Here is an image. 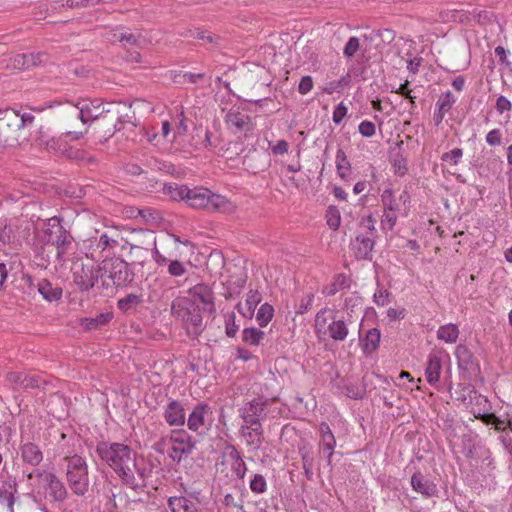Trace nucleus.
<instances>
[{
  "label": "nucleus",
  "instance_id": "f257e3e1",
  "mask_svg": "<svg viewBox=\"0 0 512 512\" xmlns=\"http://www.w3.org/2000/svg\"><path fill=\"white\" fill-rule=\"evenodd\" d=\"M166 191L174 200H185L193 208H203L212 211L231 213L235 205L225 196L215 194L207 188L190 189L185 185H169Z\"/></svg>",
  "mask_w": 512,
  "mask_h": 512
},
{
  "label": "nucleus",
  "instance_id": "f03ea898",
  "mask_svg": "<svg viewBox=\"0 0 512 512\" xmlns=\"http://www.w3.org/2000/svg\"><path fill=\"white\" fill-rule=\"evenodd\" d=\"M98 456L127 484H135V453L122 443L100 442L96 447Z\"/></svg>",
  "mask_w": 512,
  "mask_h": 512
},
{
  "label": "nucleus",
  "instance_id": "7ed1b4c3",
  "mask_svg": "<svg viewBox=\"0 0 512 512\" xmlns=\"http://www.w3.org/2000/svg\"><path fill=\"white\" fill-rule=\"evenodd\" d=\"M349 320L338 315L335 309L324 307L320 309L314 318V332L321 341H344L349 334Z\"/></svg>",
  "mask_w": 512,
  "mask_h": 512
},
{
  "label": "nucleus",
  "instance_id": "20e7f679",
  "mask_svg": "<svg viewBox=\"0 0 512 512\" xmlns=\"http://www.w3.org/2000/svg\"><path fill=\"white\" fill-rule=\"evenodd\" d=\"M34 116L30 113L19 114L14 109L0 110V144L7 146L18 145L23 129L31 125Z\"/></svg>",
  "mask_w": 512,
  "mask_h": 512
},
{
  "label": "nucleus",
  "instance_id": "39448f33",
  "mask_svg": "<svg viewBox=\"0 0 512 512\" xmlns=\"http://www.w3.org/2000/svg\"><path fill=\"white\" fill-rule=\"evenodd\" d=\"M153 448L158 453L166 454L172 461L180 462L192 452L194 442L185 430H172L155 442Z\"/></svg>",
  "mask_w": 512,
  "mask_h": 512
},
{
  "label": "nucleus",
  "instance_id": "423d86ee",
  "mask_svg": "<svg viewBox=\"0 0 512 512\" xmlns=\"http://www.w3.org/2000/svg\"><path fill=\"white\" fill-rule=\"evenodd\" d=\"M87 132L84 131H67L61 134H52L51 129L45 126L39 127L36 132L35 140L39 146L45 147L54 153H65L70 147V142L81 139Z\"/></svg>",
  "mask_w": 512,
  "mask_h": 512
},
{
  "label": "nucleus",
  "instance_id": "0eeeda50",
  "mask_svg": "<svg viewBox=\"0 0 512 512\" xmlns=\"http://www.w3.org/2000/svg\"><path fill=\"white\" fill-rule=\"evenodd\" d=\"M66 476L75 494L84 495L88 491V466L84 458L79 455L67 458Z\"/></svg>",
  "mask_w": 512,
  "mask_h": 512
},
{
  "label": "nucleus",
  "instance_id": "6e6552de",
  "mask_svg": "<svg viewBox=\"0 0 512 512\" xmlns=\"http://www.w3.org/2000/svg\"><path fill=\"white\" fill-rule=\"evenodd\" d=\"M100 271L103 287L111 284L121 286L131 280L127 263L119 258L104 260L100 264Z\"/></svg>",
  "mask_w": 512,
  "mask_h": 512
},
{
  "label": "nucleus",
  "instance_id": "1a4fd4ad",
  "mask_svg": "<svg viewBox=\"0 0 512 512\" xmlns=\"http://www.w3.org/2000/svg\"><path fill=\"white\" fill-rule=\"evenodd\" d=\"M173 313L180 318L187 329L198 333L202 326V310L186 297L177 299L172 305Z\"/></svg>",
  "mask_w": 512,
  "mask_h": 512
},
{
  "label": "nucleus",
  "instance_id": "9d476101",
  "mask_svg": "<svg viewBox=\"0 0 512 512\" xmlns=\"http://www.w3.org/2000/svg\"><path fill=\"white\" fill-rule=\"evenodd\" d=\"M181 244H187V242H181L180 239L173 234L163 235L159 239V247H157V243H155V247L152 250L153 259L158 265H165L168 263L169 259L181 257Z\"/></svg>",
  "mask_w": 512,
  "mask_h": 512
},
{
  "label": "nucleus",
  "instance_id": "9b49d317",
  "mask_svg": "<svg viewBox=\"0 0 512 512\" xmlns=\"http://www.w3.org/2000/svg\"><path fill=\"white\" fill-rule=\"evenodd\" d=\"M101 280L100 265L93 263L76 264L73 271V281L81 291L90 290L98 280Z\"/></svg>",
  "mask_w": 512,
  "mask_h": 512
},
{
  "label": "nucleus",
  "instance_id": "f8f14e48",
  "mask_svg": "<svg viewBox=\"0 0 512 512\" xmlns=\"http://www.w3.org/2000/svg\"><path fill=\"white\" fill-rule=\"evenodd\" d=\"M81 122L86 125L98 119L104 112L110 113L111 109H105L99 100H84L75 106Z\"/></svg>",
  "mask_w": 512,
  "mask_h": 512
},
{
  "label": "nucleus",
  "instance_id": "ddd939ff",
  "mask_svg": "<svg viewBox=\"0 0 512 512\" xmlns=\"http://www.w3.org/2000/svg\"><path fill=\"white\" fill-rule=\"evenodd\" d=\"M187 299L191 300L193 304L201 308L203 312L214 311L213 293L205 285H197L189 291Z\"/></svg>",
  "mask_w": 512,
  "mask_h": 512
},
{
  "label": "nucleus",
  "instance_id": "4468645a",
  "mask_svg": "<svg viewBox=\"0 0 512 512\" xmlns=\"http://www.w3.org/2000/svg\"><path fill=\"white\" fill-rule=\"evenodd\" d=\"M213 421L211 408L204 403L194 407L188 416V427L192 431H198L200 428L210 425Z\"/></svg>",
  "mask_w": 512,
  "mask_h": 512
},
{
  "label": "nucleus",
  "instance_id": "2eb2a0df",
  "mask_svg": "<svg viewBox=\"0 0 512 512\" xmlns=\"http://www.w3.org/2000/svg\"><path fill=\"white\" fill-rule=\"evenodd\" d=\"M167 503L172 512H200L199 502L193 496H171Z\"/></svg>",
  "mask_w": 512,
  "mask_h": 512
},
{
  "label": "nucleus",
  "instance_id": "dca6fc26",
  "mask_svg": "<svg viewBox=\"0 0 512 512\" xmlns=\"http://www.w3.org/2000/svg\"><path fill=\"white\" fill-rule=\"evenodd\" d=\"M53 473L48 471H34L28 475V483L31 492L39 498H47V488L50 481H44L45 476H52Z\"/></svg>",
  "mask_w": 512,
  "mask_h": 512
},
{
  "label": "nucleus",
  "instance_id": "f3484780",
  "mask_svg": "<svg viewBox=\"0 0 512 512\" xmlns=\"http://www.w3.org/2000/svg\"><path fill=\"white\" fill-rule=\"evenodd\" d=\"M103 38L109 43L126 42L130 45H140L139 39L131 34L123 31V28H106L102 34Z\"/></svg>",
  "mask_w": 512,
  "mask_h": 512
},
{
  "label": "nucleus",
  "instance_id": "a211bd4d",
  "mask_svg": "<svg viewBox=\"0 0 512 512\" xmlns=\"http://www.w3.org/2000/svg\"><path fill=\"white\" fill-rule=\"evenodd\" d=\"M164 418L171 426H181L185 423V412L180 402L170 401L164 411Z\"/></svg>",
  "mask_w": 512,
  "mask_h": 512
},
{
  "label": "nucleus",
  "instance_id": "6ab92c4d",
  "mask_svg": "<svg viewBox=\"0 0 512 512\" xmlns=\"http://www.w3.org/2000/svg\"><path fill=\"white\" fill-rule=\"evenodd\" d=\"M226 124L235 132L250 129V117L239 110H230L225 118Z\"/></svg>",
  "mask_w": 512,
  "mask_h": 512
},
{
  "label": "nucleus",
  "instance_id": "aec40b11",
  "mask_svg": "<svg viewBox=\"0 0 512 512\" xmlns=\"http://www.w3.org/2000/svg\"><path fill=\"white\" fill-rule=\"evenodd\" d=\"M262 296L257 290H250L247 294L245 303H238L236 308L238 312L245 318L251 319L254 315L255 309L261 302Z\"/></svg>",
  "mask_w": 512,
  "mask_h": 512
},
{
  "label": "nucleus",
  "instance_id": "412c9836",
  "mask_svg": "<svg viewBox=\"0 0 512 512\" xmlns=\"http://www.w3.org/2000/svg\"><path fill=\"white\" fill-rule=\"evenodd\" d=\"M45 225L55 230V233L59 234L56 238H54L52 235H49L47 241L57 246L59 250L58 254L64 252L65 244L69 243L70 241L66 235H63L62 226L60 225L59 219L56 217L49 218Z\"/></svg>",
  "mask_w": 512,
  "mask_h": 512
},
{
  "label": "nucleus",
  "instance_id": "4be33fe9",
  "mask_svg": "<svg viewBox=\"0 0 512 512\" xmlns=\"http://www.w3.org/2000/svg\"><path fill=\"white\" fill-rule=\"evenodd\" d=\"M441 369L442 365L440 358L435 354H430L425 370V376L429 384L435 385L439 382Z\"/></svg>",
  "mask_w": 512,
  "mask_h": 512
},
{
  "label": "nucleus",
  "instance_id": "5701e85b",
  "mask_svg": "<svg viewBox=\"0 0 512 512\" xmlns=\"http://www.w3.org/2000/svg\"><path fill=\"white\" fill-rule=\"evenodd\" d=\"M320 432V445L324 451H327V458L330 461L331 456L333 454V450L336 446V440L334 434L332 433L329 425L327 423H321L319 427Z\"/></svg>",
  "mask_w": 512,
  "mask_h": 512
},
{
  "label": "nucleus",
  "instance_id": "b1692460",
  "mask_svg": "<svg viewBox=\"0 0 512 512\" xmlns=\"http://www.w3.org/2000/svg\"><path fill=\"white\" fill-rule=\"evenodd\" d=\"M411 485L415 491L427 497L433 496L437 492L436 485L425 479L420 473L411 477Z\"/></svg>",
  "mask_w": 512,
  "mask_h": 512
},
{
  "label": "nucleus",
  "instance_id": "393cba45",
  "mask_svg": "<svg viewBox=\"0 0 512 512\" xmlns=\"http://www.w3.org/2000/svg\"><path fill=\"white\" fill-rule=\"evenodd\" d=\"M44 481H50L47 488V498H51L54 501H61L65 498L66 489L54 474L52 476H45Z\"/></svg>",
  "mask_w": 512,
  "mask_h": 512
},
{
  "label": "nucleus",
  "instance_id": "a878e982",
  "mask_svg": "<svg viewBox=\"0 0 512 512\" xmlns=\"http://www.w3.org/2000/svg\"><path fill=\"white\" fill-rule=\"evenodd\" d=\"M21 457L24 462L36 466L42 461L43 454L36 444L25 443L21 447Z\"/></svg>",
  "mask_w": 512,
  "mask_h": 512
},
{
  "label": "nucleus",
  "instance_id": "bb28decb",
  "mask_svg": "<svg viewBox=\"0 0 512 512\" xmlns=\"http://www.w3.org/2000/svg\"><path fill=\"white\" fill-rule=\"evenodd\" d=\"M459 337V328L456 324L441 325L437 331V339L447 344H454Z\"/></svg>",
  "mask_w": 512,
  "mask_h": 512
},
{
  "label": "nucleus",
  "instance_id": "cd10ccee",
  "mask_svg": "<svg viewBox=\"0 0 512 512\" xmlns=\"http://www.w3.org/2000/svg\"><path fill=\"white\" fill-rule=\"evenodd\" d=\"M241 436L247 446L257 449L262 442V429L261 428H241Z\"/></svg>",
  "mask_w": 512,
  "mask_h": 512
},
{
  "label": "nucleus",
  "instance_id": "c85d7f7f",
  "mask_svg": "<svg viewBox=\"0 0 512 512\" xmlns=\"http://www.w3.org/2000/svg\"><path fill=\"white\" fill-rule=\"evenodd\" d=\"M38 291L48 301H57L62 296V289L53 287L47 280H42L38 283Z\"/></svg>",
  "mask_w": 512,
  "mask_h": 512
},
{
  "label": "nucleus",
  "instance_id": "c756f323",
  "mask_svg": "<svg viewBox=\"0 0 512 512\" xmlns=\"http://www.w3.org/2000/svg\"><path fill=\"white\" fill-rule=\"evenodd\" d=\"M374 242L371 238L358 236L354 242V249L358 258H367L373 250Z\"/></svg>",
  "mask_w": 512,
  "mask_h": 512
},
{
  "label": "nucleus",
  "instance_id": "7c9ffc66",
  "mask_svg": "<svg viewBox=\"0 0 512 512\" xmlns=\"http://www.w3.org/2000/svg\"><path fill=\"white\" fill-rule=\"evenodd\" d=\"M8 380L12 383L18 384L24 388H34L40 385V380L34 377H28L23 373L13 372L8 374Z\"/></svg>",
  "mask_w": 512,
  "mask_h": 512
},
{
  "label": "nucleus",
  "instance_id": "2f4dec72",
  "mask_svg": "<svg viewBox=\"0 0 512 512\" xmlns=\"http://www.w3.org/2000/svg\"><path fill=\"white\" fill-rule=\"evenodd\" d=\"M381 333L378 329L372 328L370 329L365 336L363 349L367 353L374 352L380 343Z\"/></svg>",
  "mask_w": 512,
  "mask_h": 512
},
{
  "label": "nucleus",
  "instance_id": "473e14b6",
  "mask_svg": "<svg viewBox=\"0 0 512 512\" xmlns=\"http://www.w3.org/2000/svg\"><path fill=\"white\" fill-rule=\"evenodd\" d=\"M337 174L341 179H346L350 172V163L346 157L345 152L339 149L335 158Z\"/></svg>",
  "mask_w": 512,
  "mask_h": 512
},
{
  "label": "nucleus",
  "instance_id": "72a5a7b5",
  "mask_svg": "<svg viewBox=\"0 0 512 512\" xmlns=\"http://www.w3.org/2000/svg\"><path fill=\"white\" fill-rule=\"evenodd\" d=\"M265 333L257 328H245L242 332V339L245 343L258 346L264 338Z\"/></svg>",
  "mask_w": 512,
  "mask_h": 512
},
{
  "label": "nucleus",
  "instance_id": "f704fd0d",
  "mask_svg": "<svg viewBox=\"0 0 512 512\" xmlns=\"http://www.w3.org/2000/svg\"><path fill=\"white\" fill-rule=\"evenodd\" d=\"M16 492L15 489V482L8 484V488H0V502L3 506H6L9 512H13V505H14V493Z\"/></svg>",
  "mask_w": 512,
  "mask_h": 512
},
{
  "label": "nucleus",
  "instance_id": "c9c22d12",
  "mask_svg": "<svg viewBox=\"0 0 512 512\" xmlns=\"http://www.w3.org/2000/svg\"><path fill=\"white\" fill-rule=\"evenodd\" d=\"M142 302V296L137 294H128L118 300V308L124 312L135 309Z\"/></svg>",
  "mask_w": 512,
  "mask_h": 512
},
{
  "label": "nucleus",
  "instance_id": "e433bc0d",
  "mask_svg": "<svg viewBox=\"0 0 512 512\" xmlns=\"http://www.w3.org/2000/svg\"><path fill=\"white\" fill-rule=\"evenodd\" d=\"M273 315L274 309L271 305H269L268 303H264L263 305H261L256 314V320L259 326H267L269 322L272 320Z\"/></svg>",
  "mask_w": 512,
  "mask_h": 512
},
{
  "label": "nucleus",
  "instance_id": "4c0bfd02",
  "mask_svg": "<svg viewBox=\"0 0 512 512\" xmlns=\"http://www.w3.org/2000/svg\"><path fill=\"white\" fill-rule=\"evenodd\" d=\"M383 210L399 211V202L393 195L391 189H385L381 194Z\"/></svg>",
  "mask_w": 512,
  "mask_h": 512
},
{
  "label": "nucleus",
  "instance_id": "58836bf2",
  "mask_svg": "<svg viewBox=\"0 0 512 512\" xmlns=\"http://www.w3.org/2000/svg\"><path fill=\"white\" fill-rule=\"evenodd\" d=\"M38 62L34 61V53L20 54L14 58V67L27 69L32 66H36Z\"/></svg>",
  "mask_w": 512,
  "mask_h": 512
},
{
  "label": "nucleus",
  "instance_id": "ea45409f",
  "mask_svg": "<svg viewBox=\"0 0 512 512\" xmlns=\"http://www.w3.org/2000/svg\"><path fill=\"white\" fill-rule=\"evenodd\" d=\"M265 410V403L261 400L254 399L251 402L247 403L246 406L242 409V411L248 412L251 416L261 417Z\"/></svg>",
  "mask_w": 512,
  "mask_h": 512
},
{
  "label": "nucleus",
  "instance_id": "a19ab883",
  "mask_svg": "<svg viewBox=\"0 0 512 512\" xmlns=\"http://www.w3.org/2000/svg\"><path fill=\"white\" fill-rule=\"evenodd\" d=\"M455 102L456 99L453 94L450 91H447L439 97L436 105L438 109L442 110V112L447 113Z\"/></svg>",
  "mask_w": 512,
  "mask_h": 512
},
{
  "label": "nucleus",
  "instance_id": "79ce46f5",
  "mask_svg": "<svg viewBox=\"0 0 512 512\" xmlns=\"http://www.w3.org/2000/svg\"><path fill=\"white\" fill-rule=\"evenodd\" d=\"M397 212L398 211L383 210L381 225L384 230H392L394 228L397 222Z\"/></svg>",
  "mask_w": 512,
  "mask_h": 512
},
{
  "label": "nucleus",
  "instance_id": "37998d69",
  "mask_svg": "<svg viewBox=\"0 0 512 512\" xmlns=\"http://www.w3.org/2000/svg\"><path fill=\"white\" fill-rule=\"evenodd\" d=\"M168 273L174 277L183 276L186 273L185 265L178 258L169 259Z\"/></svg>",
  "mask_w": 512,
  "mask_h": 512
},
{
  "label": "nucleus",
  "instance_id": "c03bdc74",
  "mask_svg": "<svg viewBox=\"0 0 512 512\" xmlns=\"http://www.w3.org/2000/svg\"><path fill=\"white\" fill-rule=\"evenodd\" d=\"M313 301L314 295L312 293L303 296L296 305V313L301 315L307 313L312 308Z\"/></svg>",
  "mask_w": 512,
  "mask_h": 512
},
{
  "label": "nucleus",
  "instance_id": "a18cd8bd",
  "mask_svg": "<svg viewBox=\"0 0 512 512\" xmlns=\"http://www.w3.org/2000/svg\"><path fill=\"white\" fill-rule=\"evenodd\" d=\"M392 165L398 175H404L407 172V159L401 153L393 156Z\"/></svg>",
  "mask_w": 512,
  "mask_h": 512
},
{
  "label": "nucleus",
  "instance_id": "49530a36",
  "mask_svg": "<svg viewBox=\"0 0 512 512\" xmlns=\"http://www.w3.org/2000/svg\"><path fill=\"white\" fill-rule=\"evenodd\" d=\"M326 219L327 224L331 229L336 230L340 226V213L335 207H329L326 213Z\"/></svg>",
  "mask_w": 512,
  "mask_h": 512
},
{
  "label": "nucleus",
  "instance_id": "de8ad7c7",
  "mask_svg": "<svg viewBox=\"0 0 512 512\" xmlns=\"http://www.w3.org/2000/svg\"><path fill=\"white\" fill-rule=\"evenodd\" d=\"M266 480L261 474H255L254 477L250 481V489L254 493H264L266 491Z\"/></svg>",
  "mask_w": 512,
  "mask_h": 512
},
{
  "label": "nucleus",
  "instance_id": "09e8293b",
  "mask_svg": "<svg viewBox=\"0 0 512 512\" xmlns=\"http://www.w3.org/2000/svg\"><path fill=\"white\" fill-rule=\"evenodd\" d=\"M239 327L236 324V316L234 313L227 314L225 317V332L228 337H234Z\"/></svg>",
  "mask_w": 512,
  "mask_h": 512
},
{
  "label": "nucleus",
  "instance_id": "8fccbe9b",
  "mask_svg": "<svg viewBox=\"0 0 512 512\" xmlns=\"http://www.w3.org/2000/svg\"><path fill=\"white\" fill-rule=\"evenodd\" d=\"M463 156V151L460 148H454L449 152L442 155V160L450 163L451 165H457Z\"/></svg>",
  "mask_w": 512,
  "mask_h": 512
},
{
  "label": "nucleus",
  "instance_id": "3c124183",
  "mask_svg": "<svg viewBox=\"0 0 512 512\" xmlns=\"http://www.w3.org/2000/svg\"><path fill=\"white\" fill-rule=\"evenodd\" d=\"M373 298H374V302L378 306H385L390 302V292L386 289L378 288L375 291Z\"/></svg>",
  "mask_w": 512,
  "mask_h": 512
},
{
  "label": "nucleus",
  "instance_id": "603ef678",
  "mask_svg": "<svg viewBox=\"0 0 512 512\" xmlns=\"http://www.w3.org/2000/svg\"><path fill=\"white\" fill-rule=\"evenodd\" d=\"M347 112H348L347 106L343 102H340L334 108L333 115H332L333 122L336 125H339L342 122V120L345 118V116L347 115Z\"/></svg>",
  "mask_w": 512,
  "mask_h": 512
},
{
  "label": "nucleus",
  "instance_id": "864d4df0",
  "mask_svg": "<svg viewBox=\"0 0 512 512\" xmlns=\"http://www.w3.org/2000/svg\"><path fill=\"white\" fill-rule=\"evenodd\" d=\"M241 417L244 421V424L242 425L241 428H261L259 417L251 416V414L245 411L241 412Z\"/></svg>",
  "mask_w": 512,
  "mask_h": 512
},
{
  "label": "nucleus",
  "instance_id": "5fc2aeb1",
  "mask_svg": "<svg viewBox=\"0 0 512 512\" xmlns=\"http://www.w3.org/2000/svg\"><path fill=\"white\" fill-rule=\"evenodd\" d=\"M116 245L117 241L115 239L110 238L106 233L101 234L97 242V248L100 249V251L111 249Z\"/></svg>",
  "mask_w": 512,
  "mask_h": 512
},
{
  "label": "nucleus",
  "instance_id": "6e6d98bb",
  "mask_svg": "<svg viewBox=\"0 0 512 512\" xmlns=\"http://www.w3.org/2000/svg\"><path fill=\"white\" fill-rule=\"evenodd\" d=\"M348 286V280L345 276L339 275L336 278V281L331 285V287L326 288L325 293L327 295H333L337 292L338 288H344Z\"/></svg>",
  "mask_w": 512,
  "mask_h": 512
},
{
  "label": "nucleus",
  "instance_id": "4d7b16f0",
  "mask_svg": "<svg viewBox=\"0 0 512 512\" xmlns=\"http://www.w3.org/2000/svg\"><path fill=\"white\" fill-rule=\"evenodd\" d=\"M358 130L363 137H372L375 134V125L371 121L364 120L359 124Z\"/></svg>",
  "mask_w": 512,
  "mask_h": 512
},
{
  "label": "nucleus",
  "instance_id": "13d9d810",
  "mask_svg": "<svg viewBox=\"0 0 512 512\" xmlns=\"http://www.w3.org/2000/svg\"><path fill=\"white\" fill-rule=\"evenodd\" d=\"M313 88V80L311 76H303L298 85V91L301 95L308 94Z\"/></svg>",
  "mask_w": 512,
  "mask_h": 512
},
{
  "label": "nucleus",
  "instance_id": "bf43d9fd",
  "mask_svg": "<svg viewBox=\"0 0 512 512\" xmlns=\"http://www.w3.org/2000/svg\"><path fill=\"white\" fill-rule=\"evenodd\" d=\"M359 49V39L357 37H351L345 45L344 54L348 57H352Z\"/></svg>",
  "mask_w": 512,
  "mask_h": 512
},
{
  "label": "nucleus",
  "instance_id": "052dcab7",
  "mask_svg": "<svg viewBox=\"0 0 512 512\" xmlns=\"http://www.w3.org/2000/svg\"><path fill=\"white\" fill-rule=\"evenodd\" d=\"M512 108V103L509 99H507L505 96H499L496 101V109L497 111L502 114L506 111H510Z\"/></svg>",
  "mask_w": 512,
  "mask_h": 512
},
{
  "label": "nucleus",
  "instance_id": "680f3d73",
  "mask_svg": "<svg viewBox=\"0 0 512 512\" xmlns=\"http://www.w3.org/2000/svg\"><path fill=\"white\" fill-rule=\"evenodd\" d=\"M405 315H406V311L404 308H401V307H399V308L390 307L387 310V316L392 321L403 319L405 317Z\"/></svg>",
  "mask_w": 512,
  "mask_h": 512
},
{
  "label": "nucleus",
  "instance_id": "e2e57ef3",
  "mask_svg": "<svg viewBox=\"0 0 512 512\" xmlns=\"http://www.w3.org/2000/svg\"><path fill=\"white\" fill-rule=\"evenodd\" d=\"M289 144L285 140L277 141L273 146H271V151L275 155H283L288 152Z\"/></svg>",
  "mask_w": 512,
  "mask_h": 512
},
{
  "label": "nucleus",
  "instance_id": "0e129e2a",
  "mask_svg": "<svg viewBox=\"0 0 512 512\" xmlns=\"http://www.w3.org/2000/svg\"><path fill=\"white\" fill-rule=\"evenodd\" d=\"M486 141L491 146H496L501 143V133L498 129H493L486 135Z\"/></svg>",
  "mask_w": 512,
  "mask_h": 512
},
{
  "label": "nucleus",
  "instance_id": "69168bd1",
  "mask_svg": "<svg viewBox=\"0 0 512 512\" xmlns=\"http://www.w3.org/2000/svg\"><path fill=\"white\" fill-rule=\"evenodd\" d=\"M407 86H408V81H405V83L401 84L395 90V92L397 94H400V95L404 96L405 98L409 99L411 104L413 105L415 97L411 95V91L407 88Z\"/></svg>",
  "mask_w": 512,
  "mask_h": 512
},
{
  "label": "nucleus",
  "instance_id": "338daca9",
  "mask_svg": "<svg viewBox=\"0 0 512 512\" xmlns=\"http://www.w3.org/2000/svg\"><path fill=\"white\" fill-rule=\"evenodd\" d=\"M99 0H66V5L68 7H84L88 5H93L97 3Z\"/></svg>",
  "mask_w": 512,
  "mask_h": 512
},
{
  "label": "nucleus",
  "instance_id": "774afa93",
  "mask_svg": "<svg viewBox=\"0 0 512 512\" xmlns=\"http://www.w3.org/2000/svg\"><path fill=\"white\" fill-rule=\"evenodd\" d=\"M184 83H196L198 79L202 78V74H195L191 72H186L182 76Z\"/></svg>",
  "mask_w": 512,
  "mask_h": 512
}]
</instances>
